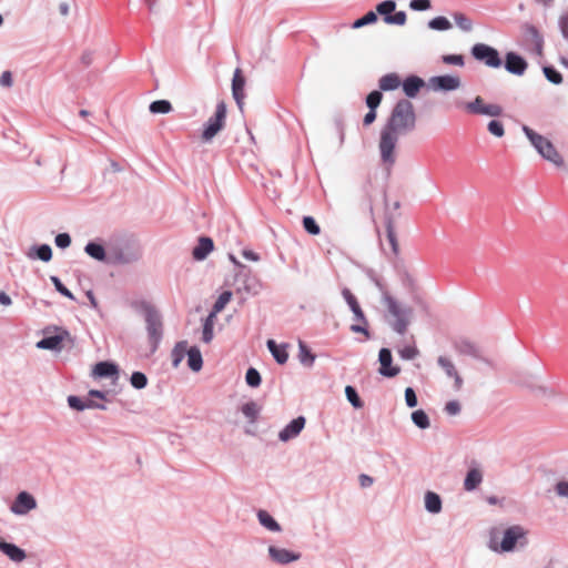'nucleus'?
Returning a JSON list of instances; mask_svg holds the SVG:
<instances>
[{"label":"nucleus","mask_w":568,"mask_h":568,"mask_svg":"<svg viewBox=\"0 0 568 568\" xmlns=\"http://www.w3.org/2000/svg\"><path fill=\"white\" fill-rule=\"evenodd\" d=\"M226 119V105L223 101L216 104L215 113L204 125L202 139L205 142L211 141L224 126Z\"/></svg>","instance_id":"0eeeda50"},{"label":"nucleus","mask_w":568,"mask_h":568,"mask_svg":"<svg viewBox=\"0 0 568 568\" xmlns=\"http://www.w3.org/2000/svg\"><path fill=\"white\" fill-rule=\"evenodd\" d=\"M437 364L448 378L454 379L455 388L460 389L463 385V378L458 374L454 362L449 357L442 355L437 358Z\"/></svg>","instance_id":"aec40b11"},{"label":"nucleus","mask_w":568,"mask_h":568,"mask_svg":"<svg viewBox=\"0 0 568 568\" xmlns=\"http://www.w3.org/2000/svg\"><path fill=\"white\" fill-rule=\"evenodd\" d=\"M70 337V334L65 329H61L59 334L45 336L37 343V347L40 349L60 351L61 344L64 338Z\"/></svg>","instance_id":"412c9836"},{"label":"nucleus","mask_w":568,"mask_h":568,"mask_svg":"<svg viewBox=\"0 0 568 568\" xmlns=\"http://www.w3.org/2000/svg\"><path fill=\"white\" fill-rule=\"evenodd\" d=\"M378 85L383 91H393L400 85V79L397 73H387L379 79Z\"/></svg>","instance_id":"473e14b6"},{"label":"nucleus","mask_w":568,"mask_h":568,"mask_svg":"<svg viewBox=\"0 0 568 568\" xmlns=\"http://www.w3.org/2000/svg\"><path fill=\"white\" fill-rule=\"evenodd\" d=\"M456 26L464 32H470L473 30V21L469 17L462 12H455L453 14Z\"/></svg>","instance_id":"58836bf2"},{"label":"nucleus","mask_w":568,"mask_h":568,"mask_svg":"<svg viewBox=\"0 0 568 568\" xmlns=\"http://www.w3.org/2000/svg\"><path fill=\"white\" fill-rule=\"evenodd\" d=\"M234 285L239 293L252 296L257 295L263 286L260 278L245 265H241V270L236 272Z\"/></svg>","instance_id":"423d86ee"},{"label":"nucleus","mask_w":568,"mask_h":568,"mask_svg":"<svg viewBox=\"0 0 568 568\" xmlns=\"http://www.w3.org/2000/svg\"><path fill=\"white\" fill-rule=\"evenodd\" d=\"M142 257V248L138 243L128 240L109 242V265H131Z\"/></svg>","instance_id":"f03ea898"},{"label":"nucleus","mask_w":568,"mask_h":568,"mask_svg":"<svg viewBox=\"0 0 568 568\" xmlns=\"http://www.w3.org/2000/svg\"><path fill=\"white\" fill-rule=\"evenodd\" d=\"M231 297L232 292L230 291H224L223 293H221L217 300L215 301L211 313H214V316H216L217 313L224 310L225 305L231 301Z\"/></svg>","instance_id":"37998d69"},{"label":"nucleus","mask_w":568,"mask_h":568,"mask_svg":"<svg viewBox=\"0 0 568 568\" xmlns=\"http://www.w3.org/2000/svg\"><path fill=\"white\" fill-rule=\"evenodd\" d=\"M305 422L303 416L294 418L278 433V439L281 442H288L295 438L303 430Z\"/></svg>","instance_id":"2eb2a0df"},{"label":"nucleus","mask_w":568,"mask_h":568,"mask_svg":"<svg viewBox=\"0 0 568 568\" xmlns=\"http://www.w3.org/2000/svg\"><path fill=\"white\" fill-rule=\"evenodd\" d=\"M0 551H2L14 562H21L27 557V554L23 549H21L14 544L7 542L4 540L0 541Z\"/></svg>","instance_id":"a878e982"},{"label":"nucleus","mask_w":568,"mask_h":568,"mask_svg":"<svg viewBox=\"0 0 568 568\" xmlns=\"http://www.w3.org/2000/svg\"><path fill=\"white\" fill-rule=\"evenodd\" d=\"M470 52L475 60L484 62L489 68H500L503 64L497 49L486 43L474 44Z\"/></svg>","instance_id":"6e6552de"},{"label":"nucleus","mask_w":568,"mask_h":568,"mask_svg":"<svg viewBox=\"0 0 568 568\" xmlns=\"http://www.w3.org/2000/svg\"><path fill=\"white\" fill-rule=\"evenodd\" d=\"M407 16L405 11H397L392 16H387L385 19L386 24L404 26L406 23Z\"/></svg>","instance_id":"3c124183"},{"label":"nucleus","mask_w":568,"mask_h":568,"mask_svg":"<svg viewBox=\"0 0 568 568\" xmlns=\"http://www.w3.org/2000/svg\"><path fill=\"white\" fill-rule=\"evenodd\" d=\"M369 278L374 283V285L376 286L378 292L381 293V295H382V303L384 304L386 302V296H392V295L388 293V291L386 290V286L384 285V283L381 281L379 277H377L373 273H369Z\"/></svg>","instance_id":"4d7b16f0"},{"label":"nucleus","mask_w":568,"mask_h":568,"mask_svg":"<svg viewBox=\"0 0 568 568\" xmlns=\"http://www.w3.org/2000/svg\"><path fill=\"white\" fill-rule=\"evenodd\" d=\"M378 361L381 363V375L385 377H394L399 374L400 369L396 366H392L393 357L390 349L382 348L378 354Z\"/></svg>","instance_id":"dca6fc26"},{"label":"nucleus","mask_w":568,"mask_h":568,"mask_svg":"<svg viewBox=\"0 0 568 568\" xmlns=\"http://www.w3.org/2000/svg\"><path fill=\"white\" fill-rule=\"evenodd\" d=\"M524 31L526 37L531 41L532 44L534 42L544 39L538 29L532 24L526 23L524 26Z\"/></svg>","instance_id":"13d9d810"},{"label":"nucleus","mask_w":568,"mask_h":568,"mask_svg":"<svg viewBox=\"0 0 568 568\" xmlns=\"http://www.w3.org/2000/svg\"><path fill=\"white\" fill-rule=\"evenodd\" d=\"M68 405L75 410L82 412L84 409H88V400H83L80 397L75 395H70L68 397Z\"/></svg>","instance_id":"6e6d98bb"},{"label":"nucleus","mask_w":568,"mask_h":568,"mask_svg":"<svg viewBox=\"0 0 568 568\" xmlns=\"http://www.w3.org/2000/svg\"><path fill=\"white\" fill-rule=\"evenodd\" d=\"M38 507L37 499L29 491H20L12 504L10 505V511L16 516H27L30 511Z\"/></svg>","instance_id":"f8f14e48"},{"label":"nucleus","mask_w":568,"mask_h":568,"mask_svg":"<svg viewBox=\"0 0 568 568\" xmlns=\"http://www.w3.org/2000/svg\"><path fill=\"white\" fill-rule=\"evenodd\" d=\"M465 109L470 114L487 115L497 118L503 114V108L497 103L486 104L484 99L477 95L473 101L465 104Z\"/></svg>","instance_id":"9b49d317"},{"label":"nucleus","mask_w":568,"mask_h":568,"mask_svg":"<svg viewBox=\"0 0 568 568\" xmlns=\"http://www.w3.org/2000/svg\"><path fill=\"white\" fill-rule=\"evenodd\" d=\"M241 410L248 422L253 424L258 417L261 407L255 402H248L242 406Z\"/></svg>","instance_id":"e433bc0d"},{"label":"nucleus","mask_w":568,"mask_h":568,"mask_svg":"<svg viewBox=\"0 0 568 568\" xmlns=\"http://www.w3.org/2000/svg\"><path fill=\"white\" fill-rule=\"evenodd\" d=\"M245 382L250 387H258L262 382L260 372L254 367H250L245 374Z\"/></svg>","instance_id":"a18cd8bd"},{"label":"nucleus","mask_w":568,"mask_h":568,"mask_svg":"<svg viewBox=\"0 0 568 568\" xmlns=\"http://www.w3.org/2000/svg\"><path fill=\"white\" fill-rule=\"evenodd\" d=\"M149 110L154 114H166L172 110V105L168 100H156L150 104Z\"/></svg>","instance_id":"a19ab883"},{"label":"nucleus","mask_w":568,"mask_h":568,"mask_svg":"<svg viewBox=\"0 0 568 568\" xmlns=\"http://www.w3.org/2000/svg\"><path fill=\"white\" fill-rule=\"evenodd\" d=\"M403 91L407 98H415L420 89L425 85L422 78L417 75H408L402 83Z\"/></svg>","instance_id":"393cba45"},{"label":"nucleus","mask_w":568,"mask_h":568,"mask_svg":"<svg viewBox=\"0 0 568 568\" xmlns=\"http://www.w3.org/2000/svg\"><path fill=\"white\" fill-rule=\"evenodd\" d=\"M27 256L30 260H40L42 262H49L52 258V250L51 246L48 244L33 245L27 253Z\"/></svg>","instance_id":"c85d7f7f"},{"label":"nucleus","mask_w":568,"mask_h":568,"mask_svg":"<svg viewBox=\"0 0 568 568\" xmlns=\"http://www.w3.org/2000/svg\"><path fill=\"white\" fill-rule=\"evenodd\" d=\"M303 227L305 231L312 235H317L321 232V229L316 221L312 216L303 217Z\"/></svg>","instance_id":"864d4df0"},{"label":"nucleus","mask_w":568,"mask_h":568,"mask_svg":"<svg viewBox=\"0 0 568 568\" xmlns=\"http://www.w3.org/2000/svg\"><path fill=\"white\" fill-rule=\"evenodd\" d=\"M342 295L349 306L351 311L354 314V320L358 323H363L364 325H367V320L365 317L364 312L362 311L357 298L353 295V293L348 288H343Z\"/></svg>","instance_id":"4be33fe9"},{"label":"nucleus","mask_w":568,"mask_h":568,"mask_svg":"<svg viewBox=\"0 0 568 568\" xmlns=\"http://www.w3.org/2000/svg\"><path fill=\"white\" fill-rule=\"evenodd\" d=\"M453 346H454V349L459 355L471 356L476 359L483 361L488 366L494 367L493 362L488 358L483 357L479 347L471 341L466 339V338H459V339L454 341Z\"/></svg>","instance_id":"4468645a"},{"label":"nucleus","mask_w":568,"mask_h":568,"mask_svg":"<svg viewBox=\"0 0 568 568\" xmlns=\"http://www.w3.org/2000/svg\"><path fill=\"white\" fill-rule=\"evenodd\" d=\"M214 243L211 237L201 236L197 244L192 250V256L195 261H203L213 251Z\"/></svg>","instance_id":"5701e85b"},{"label":"nucleus","mask_w":568,"mask_h":568,"mask_svg":"<svg viewBox=\"0 0 568 568\" xmlns=\"http://www.w3.org/2000/svg\"><path fill=\"white\" fill-rule=\"evenodd\" d=\"M54 243L59 248H67L71 245V236L68 233H59L54 239Z\"/></svg>","instance_id":"69168bd1"},{"label":"nucleus","mask_w":568,"mask_h":568,"mask_svg":"<svg viewBox=\"0 0 568 568\" xmlns=\"http://www.w3.org/2000/svg\"><path fill=\"white\" fill-rule=\"evenodd\" d=\"M524 537V530L519 526H511L504 531L501 542L495 544L494 538L489 540V548L497 552H510L515 549L517 541Z\"/></svg>","instance_id":"1a4fd4ad"},{"label":"nucleus","mask_w":568,"mask_h":568,"mask_svg":"<svg viewBox=\"0 0 568 568\" xmlns=\"http://www.w3.org/2000/svg\"><path fill=\"white\" fill-rule=\"evenodd\" d=\"M527 67L528 64L521 55L515 52H508L506 54L505 69L509 73L515 75H523L527 70Z\"/></svg>","instance_id":"f3484780"},{"label":"nucleus","mask_w":568,"mask_h":568,"mask_svg":"<svg viewBox=\"0 0 568 568\" xmlns=\"http://www.w3.org/2000/svg\"><path fill=\"white\" fill-rule=\"evenodd\" d=\"M430 7V0H410L409 2V8L414 11H426Z\"/></svg>","instance_id":"680f3d73"},{"label":"nucleus","mask_w":568,"mask_h":568,"mask_svg":"<svg viewBox=\"0 0 568 568\" xmlns=\"http://www.w3.org/2000/svg\"><path fill=\"white\" fill-rule=\"evenodd\" d=\"M244 87L245 79L242 75L241 69H235L233 79H232V94L240 110L243 109L244 104Z\"/></svg>","instance_id":"a211bd4d"},{"label":"nucleus","mask_w":568,"mask_h":568,"mask_svg":"<svg viewBox=\"0 0 568 568\" xmlns=\"http://www.w3.org/2000/svg\"><path fill=\"white\" fill-rule=\"evenodd\" d=\"M542 72L546 77V79L551 82L552 84H560L562 82V75L559 71H557L551 65H546L542 68Z\"/></svg>","instance_id":"49530a36"},{"label":"nucleus","mask_w":568,"mask_h":568,"mask_svg":"<svg viewBox=\"0 0 568 568\" xmlns=\"http://www.w3.org/2000/svg\"><path fill=\"white\" fill-rule=\"evenodd\" d=\"M396 9V2L394 0H385L376 6V12L383 17L385 21L387 16H392Z\"/></svg>","instance_id":"79ce46f5"},{"label":"nucleus","mask_w":568,"mask_h":568,"mask_svg":"<svg viewBox=\"0 0 568 568\" xmlns=\"http://www.w3.org/2000/svg\"><path fill=\"white\" fill-rule=\"evenodd\" d=\"M487 130L490 134L496 138H503L505 135V129L500 121L491 120L488 122Z\"/></svg>","instance_id":"5fc2aeb1"},{"label":"nucleus","mask_w":568,"mask_h":568,"mask_svg":"<svg viewBox=\"0 0 568 568\" xmlns=\"http://www.w3.org/2000/svg\"><path fill=\"white\" fill-rule=\"evenodd\" d=\"M384 305L392 320L388 322L394 332L404 335L412 322L413 308L400 304L393 296H386Z\"/></svg>","instance_id":"20e7f679"},{"label":"nucleus","mask_w":568,"mask_h":568,"mask_svg":"<svg viewBox=\"0 0 568 568\" xmlns=\"http://www.w3.org/2000/svg\"><path fill=\"white\" fill-rule=\"evenodd\" d=\"M315 358V354L311 352L308 346L303 341H298V359L301 364L305 367H312Z\"/></svg>","instance_id":"72a5a7b5"},{"label":"nucleus","mask_w":568,"mask_h":568,"mask_svg":"<svg viewBox=\"0 0 568 568\" xmlns=\"http://www.w3.org/2000/svg\"><path fill=\"white\" fill-rule=\"evenodd\" d=\"M187 342L181 341L175 344L171 352L172 365L173 367H179L185 355H187Z\"/></svg>","instance_id":"f704fd0d"},{"label":"nucleus","mask_w":568,"mask_h":568,"mask_svg":"<svg viewBox=\"0 0 568 568\" xmlns=\"http://www.w3.org/2000/svg\"><path fill=\"white\" fill-rule=\"evenodd\" d=\"M50 280H51L52 284L54 285L55 290H57L61 295H63V296L68 297L69 300H72V301H74V300H75V297H74V295L71 293V291H70V290H68V288L63 285V283L60 281V278H59L58 276L52 275V276L50 277Z\"/></svg>","instance_id":"603ef678"},{"label":"nucleus","mask_w":568,"mask_h":568,"mask_svg":"<svg viewBox=\"0 0 568 568\" xmlns=\"http://www.w3.org/2000/svg\"><path fill=\"white\" fill-rule=\"evenodd\" d=\"M119 368L111 362H99L94 365L92 375L98 378L113 377L118 378Z\"/></svg>","instance_id":"bb28decb"},{"label":"nucleus","mask_w":568,"mask_h":568,"mask_svg":"<svg viewBox=\"0 0 568 568\" xmlns=\"http://www.w3.org/2000/svg\"><path fill=\"white\" fill-rule=\"evenodd\" d=\"M214 320H215L214 313H210L203 323L202 341L206 344L210 343L214 336V333H213Z\"/></svg>","instance_id":"c9c22d12"},{"label":"nucleus","mask_w":568,"mask_h":568,"mask_svg":"<svg viewBox=\"0 0 568 568\" xmlns=\"http://www.w3.org/2000/svg\"><path fill=\"white\" fill-rule=\"evenodd\" d=\"M483 481V473L479 468L473 467L470 468L464 480V489L466 491L475 490Z\"/></svg>","instance_id":"c756f323"},{"label":"nucleus","mask_w":568,"mask_h":568,"mask_svg":"<svg viewBox=\"0 0 568 568\" xmlns=\"http://www.w3.org/2000/svg\"><path fill=\"white\" fill-rule=\"evenodd\" d=\"M84 252L91 258L109 265V243L104 246L94 241L88 242L84 246Z\"/></svg>","instance_id":"6ab92c4d"},{"label":"nucleus","mask_w":568,"mask_h":568,"mask_svg":"<svg viewBox=\"0 0 568 568\" xmlns=\"http://www.w3.org/2000/svg\"><path fill=\"white\" fill-rule=\"evenodd\" d=\"M405 402L409 408H414L418 405L417 395L412 387L405 389Z\"/></svg>","instance_id":"0e129e2a"},{"label":"nucleus","mask_w":568,"mask_h":568,"mask_svg":"<svg viewBox=\"0 0 568 568\" xmlns=\"http://www.w3.org/2000/svg\"><path fill=\"white\" fill-rule=\"evenodd\" d=\"M267 557L275 565L286 566L298 561L302 555L301 552L271 544L267 547Z\"/></svg>","instance_id":"9d476101"},{"label":"nucleus","mask_w":568,"mask_h":568,"mask_svg":"<svg viewBox=\"0 0 568 568\" xmlns=\"http://www.w3.org/2000/svg\"><path fill=\"white\" fill-rule=\"evenodd\" d=\"M141 307L146 324L145 328L151 345V352L153 353L158 349L163 336L162 316L150 303L143 302Z\"/></svg>","instance_id":"39448f33"},{"label":"nucleus","mask_w":568,"mask_h":568,"mask_svg":"<svg viewBox=\"0 0 568 568\" xmlns=\"http://www.w3.org/2000/svg\"><path fill=\"white\" fill-rule=\"evenodd\" d=\"M414 425L420 429H427L430 426L428 415L423 409H417L410 415Z\"/></svg>","instance_id":"4c0bfd02"},{"label":"nucleus","mask_w":568,"mask_h":568,"mask_svg":"<svg viewBox=\"0 0 568 568\" xmlns=\"http://www.w3.org/2000/svg\"><path fill=\"white\" fill-rule=\"evenodd\" d=\"M555 491L559 497L568 498V479L559 480L555 486Z\"/></svg>","instance_id":"774afa93"},{"label":"nucleus","mask_w":568,"mask_h":568,"mask_svg":"<svg viewBox=\"0 0 568 568\" xmlns=\"http://www.w3.org/2000/svg\"><path fill=\"white\" fill-rule=\"evenodd\" d=\"M256 518L258 524L271 532H281L282 526L277 520L265 509H258L256 511Z\"/></svg>","instance_id":"b1692460"},{"label":"nucleus","mask_w":568,"mask_h":568,"mask_svg":"<svg viewBox=\"0 0 568 568\" xmlns=\"http://www.w3.org/2000/svg\"><path fill=\"white\" fill-rule=\"evenodd\" d=\"M345 395H346L347 400L353 405V407H355V408L363 407V402L359 398L357 390L353 386L348 385L345 387Z\"/></svg>","instance_id":"de8ad7c7"},{"label":"nucleus","mask_w":568,"mask_h":568,"mask_svg":"<svg viewBox=\"0 0 568 568\" xmlns=\"http://www.w3.org/2000/svg\"><path fill=\"white\" fill-rule=\"evenodd\" d=\"M187 366L193 372H200L203 366L201 351L196 346H192L187 351Z\"/></svg>","instance_id":"2f4dec72"},{"label":"nucleus","mask_w":568,"mask_h":568,"mask_svg":"<svg viewBox=\"0 0 568 568\" xmlns=\"http://www.w3.org/2000/svg\"><path fill=\"white\" fill-rule=\"evenodd\" d=\"M266 346H267V349L270 351V353L272 354V356L274 357V359L283 365L287 362L288 359V353H287V347L288 345L287 344H276V342L274 339H268L266 342Z\"/></svg>","instance_id":"cd10ccee"},{"label":"nucleus","mask_w":568,"mask_h":568,"mask_svg":"<svg viewBox=\"0 0 568 568\" xmlns=\"http://www.w3.org/2000/svg\"><path fill=\"white\" fill-rule=\"evenodd\" d=\"M442 60L449 65L463 67L465 64L464 55L462 54H445L442 57Z\"/></svg>","instance_id":"bf43d9fd"},{"label":"nucleus","mask_w":568,"mask_h":568,"mask_svg":"<svg viewBox=\"0 0 568 568\" xmlns=\"http://www.w3.org/2000/svg\"><path fill=\"white\" fill-rule=\"evenodd\" d=\"M377 21V13L374 11H368L362 18L355 20L352 24L353 29H359L365 26L375 23Z\"/></svg>","instance_id":"c03bdc74"},{"label":"nucleus","mask_w":568,"mask_h":568,"mask_svg":"<svg viewBox=\"0 0 568 568\" xmlns=\"http://www.w3.org/2000/svg\"><path fill=\"white\" fill-rule=\"evenodd\" d=\"M429 88L436 92H449L460 88L462 81L457 75L445 74L432 77L428 81Z\"/></svg>","instance_id":"ddd939ff"},{"label":"nucleus","mask_w":568,"mask_h":568,"mask_svg":"<svg viewBox=\"0 0 568 568\" xmlns=\"http://www.w3.org/2000/svg\"><path fill=\"white\" fill-rule=\"evenodd\" d=\"M130 383L135 389H143L148 384V378L142 372H134L130 377Z\"/></svg>","instance_id":"09e8293b"},{"label":"nucleus","mask_w":568,"mask_h":568,"mask_svg":"<svg viewBox=\"0 0 568 568\" xmlns=\"http://www.w3.org/2000/svg\"><path fill=\"white\" fill-rule=\"evenodd\" d=\"M560 33L565 40H568V13L561 14L558 20Z\"/></svg>","instance_id":"338daca9"},{"label":"nucleus","mask_w":568,"mask_h":568,"mask_svg":"<svg viewBox=\"0 0 568 568\" xmlns=\"http://www.w3.org/2000/svg\"><path fill=\"white\" fill-rule=\"evenodd\" d=\"M425 509L430 514H439L443 508L442 498L434 491H427L424 496Z\"/></svg>","instance_id":"7c9ffc66"},{"label":"nucleus","mask_w":568,"mask_h":568,"mask_svg":"<svg viewBox=\"0 0 568 568\" xmlns=\"http://www.w3.org/2000/svg\"><path fill=\"white\" fill-rule=\"evenodd\" d=\"M428 28L436 31H447L452 28V23L446 17L438 16L428 21Z\"/></svg>","instance_id":"ea45409f"},{"label":"nucleus","mask_w":568,"mask_h":568,"mask_svg":"<svg viewBox=\"0 0 568 568\" xmlns=\"http://www.w3.org/2000/svg\"><path fill=\"white\" fill-rule=\"evenodd\" d=\"M386 232H387V239L392 246V250L395 254H397L398 253V242H397L396 233L394 231L392 222L387 223Z\"/></svg>","instance_id":"052dcab7"},{"label":"nucleus","mask_w":568,"mask_h":568,"mask_svg":"<svg viewBox=\"0 0 568 568\" xmlns=\"http://www.w3.org/2000/svg\"><path fill=\"white\" fill-rule=\"evenodd\" d=\"M521 130L530 144L537 151V153L546 161L550 162L557 168H562L565 164L564 158L557 151L552 142L546 136L537 133L528 125H523Z\"/></svg>","instance_id":"7ed1b4c3"},{"label":"nucleus","mask_w":568,"mask_h":568,"mask_svg":"<svg viewBox=\"0 0 568 568\" xmlns=\"http://www.w3.org/2000/svg\"><path fill=\"white\" fill-rule=\"evenodd\" d=\"M415 128L416 114L413 103L407 99L398 100L379 133L381 161L387 169L396 162L395 150L399 138L413 132Z\"/></svg>","instance_id":"f257e3e1"},{"label":"nucleus","mask_w":568,"mask_h":568,"mask_svg":"<svg viewBox=\"0 0 568 568\" xmlns=\"http://www.w3.org/2000/svg\"><path fill=\"white\" fill-rule=\"evenodd\" d=\"M462 406L458 400H449L444 407V412L449 416H456L460 413Z\"/></svg>","instance_id":"e2e57ef3"},{"label":"nucleus","mask_w":568,"mask_h":568,"mask_svg":"<svg viewBox=\"0 0 568 568\" xmlns=\"http://www.w3.org/2000/svg\"><path fill=\"white\" fill-rule=\"evenodd\" d=\"M383 94L378 90H374L366 97V104L368 109L376 110L381 104Z\"/></svg>","instance_id":"8fccbe9b"}]
</instances>
